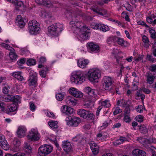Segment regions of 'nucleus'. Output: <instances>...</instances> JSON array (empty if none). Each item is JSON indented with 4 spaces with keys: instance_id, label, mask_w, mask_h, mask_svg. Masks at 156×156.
Segmentation results:
<instances>
[{
    "instance_id": "nucleus-33",
    "label": "nucleus",
    "mask_w": 156,
    "mask_h": 156,
    "mask_svg": "<svg viewBox=\"0 0 156 156\" xmlns=\"http://www.w3.org/2000/svg\"><path fill=\"white\" fill-rule=\"evenodd\" d=\"M104 133L102 132H100L97 134L96 136V139L97 141H104Z\"/></svg>"
},
{
    "instance_id": "nucleus-64",
    "label": "nucleus",
    "mask_w": 156,
    "mask_h": 156,
    "mask_svg": "<svg viewBox=\"0 0 156 156\" xmlns=\"http://www.w3.org/2000/svg\"><path fill=\"white\" fill-rule=\"evenodd\" d=\"M142 41L144 42L145 43H147L149 42V40L148 37L145 35H144L143 36Z\"/></svg>"
},
{
    "instance_id": "nucleus-55",
    "label": "nucleus",
    "mask_w": 156,
    "mask_h": 156,
    "mask_svg": "<svg viewBox=\"0 0 156 156\" xmlns=\"http://www.w3.org/2000/svg\"><path fill=\"white\" fill-rule=\"evenodd\" d=\"M137 112L140 113H142L143 112V107L141 105H138L136 108Z\"/></svg>"
},
{
    "instance_id": "nucleus-2",
    "label": "nucleus",
    "mask_w": 156,
    "mask_h": 156,
    "mask_svg": "<svg viewBox=\"0 0 156 156\" xmlns=\"http://www.w3.org/2000/svg\"><path fill=\"white\" fill-rule=\"evenodd\" d=\"M63 27L62 24L55 23L48 27V31L51 35L57 36L63 30Z\"/></svg>"
},
{
    "instance_id": "nucleus-12",
    "label": "nucleus",
    "mask_w": 156,
    "mask_h": 156,
    "mask_svg": "<svg viewBox=\"0 0 156 156\" xmlns=\"http://www.w3.org/2000/svg\"><path fill=\"white\" fill-rule=\"evenodd\" d=\"M92 27L95 29H99L103 32L108 31L109 29L108 26L101 24H94L92 26Z\"/></svg>"
},
{
    "instance_id": "nucleus-46",
    "label": "nucleus",
    "mask_w": 156,
    "mask_h": 156,
    "mask_svg": "<svg viewBox=\"0 0 156 156\" xmlns=\"http://www.w3.org/2000/svg\"><path fill=\"white\" fill-rule=\"evenodd\" d=\"M9 56L11 59L15 60L17 58V55L15 52L10 51L9 53Z\"/></svg>"
},
{
    "instance_id": "nucleus-4",
    "label": "nucleus",
    "mask_w": 156,
    "mask_h": 156,
    "mask_svg": "<svg viewBox=\"0 0 156 156\" xmlns=\"http://www.w3.org/2000/svg\"><path fill=\"white\" fill-rule=\"evenodd\" d=\"M88 79L92 82H98L101 76V71L98 69H90L88 73Z\"/></svg>"
},
{
    "instance_id": "nucleus-6",
    "label": "nucleus",
    "mask_w": 156,
    "mask_h": 156,
    "mask_svg": "<svg viewBox=\"0 0 156 156\" xmlns=\"http://www.w3.org/2000/svg\"><path fill=\"white\" fill-rule=\"evenodd\" d=\"M27 137L30 141H36L39 140L41 136L37 129L33 128L29 132Z\"/></svg>"
},
{
    "instance_id": "nucleus-59",
    "label": "nucleus",
    "mask_w": 156,
    "mask_h": 156,
    "mask_svg": "<svg viewBox=\"0 0 156 156\" xmlns=\"http://www.w3.org/2000/svg\"><path fill=\"white\" fill-rule=\"evenodd\" d=\"M5 110V105L3 102H0V110L3 111Z\"/></svg>"
},
{
    "instance_id": "nucleus-47",
    "label": "nucleus",
    "mask_w": 156,
    "mask_h": 156,
    "mask_svg": "<svg viewBox=\"0 0 156 156\" xmlns=\"http://www.w3.org/2000/svg\"><path fill=\"white\" fill-rule=\"evenodd\" d=\"M1 45L4 48H5L6 49H8L9 50L11 51L12 49H14L13 48H12L10 46L5 43H2Z\"/></svg>"
},
{
    "instance_id": "nucleus-56",
    "label": "nucleus",
    "mask_w": 156,
    "mask_h": 156,
    "mask_svg": "<svg viewBox=\"0 0 156 156\" xmlns=\"http://www.w3.org/2000/svg\"><path fill=\"white\" fill-rule=\"evenodd\" d=\"M42 15L44 16L45 18H50L51 17V15L49 13L45 12L42 14Z\"/></svg>"
},
{
    "instance_id": "nucleus-11",
    "label": "nucleus",
    "mask_w": 156,
    "mask_h": 156,
    "mask_svg": "<svg viewBox=\"0 0 156 156\" xmlns=\"http://www.w3.org/2000/svg\"><path fill=\"white\" fill-rule=\"evenodd\" d=\"M69 93L73 96L77 98H81L83 96V94L74 88H71L69 90Z\"/></svg>"
},
{
    "instance_id": "nucleus-13",
    "label": "nucleus",
    "mask_w": 156,
    "mask_h": 156,
    "mask_svg": "<svg viewBox=\"0 0 156 156\" xmlns=\"http://www.w3.org/2000/svg\"><path fill=\"white\" fill-rule=\"evenodd\" d=\"M81 120L78 117H75L73 118H71V119L67 122V124L68 125H70L73 127L77 126L80 123Z\"/></svg>"
},
{
    "instance_id": "nucleus-28",
    "label": "nucleus",
    "mask_w": 156,
    "mask_h": 156,
    "mask_svg": "<svg viewBox=\"0 0 156 156\" xmlns=\"http://www.w3.org/2000/svg\"><path fill=\"white\" fill-rule=\"evenodd\" d=\"M127 140V138L123 136H120L119 139L117 140L115 142V145H118L122 144L124 141Z\"/></svg>"
},
{
    "instance_id": "nucleus-19",
    "label": "nucleus",
    "mask_w": 156,
    "mask_h": 156,
    "mask_svg": "<svg viewBox=\"0 0 156 156\" xmlns=\"http://www.w3.org/2000/svg\"><path fill=\"white\" fill-rule=\"evenodd\" d=\"M89 61L87 59H80L77 62L78 66L81 68H84L88 64Z\"/></svg>"
},
{
    "instance_id": "nucleus-48",
    "label": "nucleus",
    "mask_w": 156,
    "mask_h": 156,
    "mask_svg": "<svg viewBox=\"0 0 156 156\" xmlns=\"http://www.w3.org/2000/svg\"><path fill=\"white\" fill-rule=\"evenodd\" d=\"M140 132L143 133H146L147 132V130L146 127L144 126H141L140 128Z\"/></svg>"
},
{
    "instance_id": "nucleus-53",
    "label": "nucleus",
    "mask_w": 156,
    "mask_h": 156,
    "mask_svg": "<svg viewBox=\"0 0 156 156\" xmlns=\"http://www.w3.org/2000/svg\"><path fill=\"white\" fill-rule=\"evenodd\" d=\"M43 5L48 7H50L52 5V3L50 1L45 0L44 1Z\"/></svg>"
},
{
    "instance_id": "nucleus-22",
    "label": "nucleus",
    "mask_w": 156,
    "mask_h": 156,
    "mask_svg": "<svg viewBox=\"0 0 156 156\" xmlns=\"http://www.w3.org/2000/svg\"><path fill=\"white\" fill-rule=\"evenodd\" d=\"M37 76L32 75L28 80L29 85L30 86H35L37 83Z\"/></svg>"
},
{
    "instance_id": "nucleus-23",
    "label": "nucleus",
    "mask_w": 156,
    "mask_h": 156,
    "mask_svg": "<svg viewBox=\"0 0 156 156\" xmlns=\"http://www.w3.org/2000/svg\"><path fill=\"white\" fill-rule=\"evenodd\" d=\"M65 101L66 104L70 106L75 105L76 104V101L71 96L67 97Z\"/></svg>"
},
{
    "instance_id": "nucleus-52",
    "label": "nucleus",
    "mask_w": 156,
    "mask_h": 156,
    "mask_svg": "<svg viewBox=\"0 0 156 156\" xmlns=\"http://www.w3.org/2000/svg\"><path fill=\"white\" fill-rule=\"evenodd\" d=\"M122 111V110L121 109L119 108V107H117L113 112V114L114 115H115L121 113Z\"/></svg>"
},
{
    "instance_id": "nucleus-61",
    "label": "nucleus",
    "mask_w": 156,
    "mask_h": 156,
    "mask_svg": "<svg viewBox=\"0 0 156 156\" xmlns=\"http://www.w3.org/2000/svg\"><path fill=\"white\" fill-rule=\"evenodd\" d=\"M9 87L8 86L4 87L3 89V93L5 94H8L9 91Z\"/></svg>"
},
{
    "instance_id": "nucleus-8",
    "label": "nucleus",
    "mask_w": 156,
    "mask_h": 156,
    "mask_svg": "<svg viewBox=\"0 0 156 156\" xmlns=\"http://www.w3.org/2000/svg\"><path fill=\"white\" fill-rule=\"evenodd\" d=\"M113 80L110 77L105 76L103 79V84L104 88L106 90L110 91L113 87Z\"/></svg>"
},
{
    "instance_id": "nucleus-37",
    "label": "nucleus",
    "mask_w": 156,
    "mask_h": 156,
    "mask_svg": "<svg viewBox=\"0 0 156 156\" xmlns=\"http://www.w3.org/2000/svg\"><path fill=\"white\" fill-rule=\"evenodd\" d=\"M83 139L82 136L80 135H77L72 138V140L74 142H81Z\"/></svg>"
},
{
    "instance_id": "nucleus-31",
    "label": "nucleus",
    "mask_w": 156,
    "mask_h": 156,
    "mask_svg": "<svg viewBox=\"0 0 156 156\" xmlns=\"http://www.w3.org/2000/svg\"><path fill=\"white\" fill-rule=\"evenodd\" d=\"M23 149L26 151L28 152L29 154L31 153V148L29 144L27 143H25L23 147Z\"/></svg>"
},
{
    "instance_id": "nucleus-20",
    "label": "nucleus",
    "mask_w": 156,
    "mask_h": 156,
    "mask_svg": "<svg viewBox=\"0 0 156 156\" xmlns=\"http://www.w3.org/2000/svg\"><path fill=\"white\" fill-rule=\"evenodd\" d=\"M17 109V107L16 105L15 104L12 103L8 106L5 111L6 113L9 114L10 112L15 111Z\"/></svg>"
},
{
    "instance_id": "nucleus-62",
    "label": "nucleus",
    "mask_w": 156,
    "mask_h": 156,
    "mask_svg": "<svg viewBox=\"0 0 156 156\" xmlns=\"http://www.w3.org/2000/svg\"><path fill=\"white\" fill-rule=\"evenodd\" d=\"M123 120L126 122H129L131 121L130 118L128 115H125Z\"/></svg>"
},
{
    "instance_id": "nucleus-49",
    "label": "nucleus",
    "mask_w": 156,
    "mask_h": 156,
    "mask_svg": "<svg viewBox=\"0 0 156 156\" xmlns=\"http://www.w3.org/2000/svg\"><path fill=\"white\" fill-rule=\"evenodd\" d=\"M89 145L91 150H94L96 148V146H98L94 141H92L89 143Z\"/></svg>"
},
{
    "instance_id": "nucleus-14",
    "label": "nucleus",
    "mask_w": 156,
    "mask_h": 156,
    "mask_svg": "<svg viewBox=\"0 0 156 156\" xmlns=\"http://www.w3.org/2000/svg\"><path fill=\"white\" fill-rule=\"evenodd\" d=\"M62 146L63 150L66 153L70 152L72 149L71 145L68 141H63Z\"/></svg>"
},
{
    "instance_id": "nucleus-43",
    "label": "nucleus",
    "mask_w": 156,
    "mask_h": 156,
    "mask_svg": "<svg viewBox=\"0 0 156 156\" xmlns=\"http://www.w3.org/2000/svg\"><path fill=\"white\" fill-rule=\"evenodd\" d=\"M27 64L28 66H29L34 65L36 64V61L34 59H29L27 60Z\"/></svg>"
},
{
    "instance_id": "nucleus-54",
    "label": "nucleus",
    "mask_w": 156,
    "mask_h": 156,
    "mask_svg": "<svg viewBox=\"0 0 156 156\" xmlns=\"http://www.w3.org/2000/svg\"><path fill=\"white\" fill-rule=\"evenodd\" d=\"M135 119L136 121L141 122L143 121V118L142 116L139 115L136 117Z\"/></svg>"
},
{
    "instance_id": "nucleus-15",
    "label": "nucleus",
    "mask_w": 156,
    "mask_h": 156,
    "mask_svg": "<svg viewBox=\"0 0 156 156\" xmlns=\"http://www.w3.org/2000/svg\"><path fill=\"white\" fill-rule=\"evenodd\" d=\"M38 67L39 68H42V70L39 71V74L42 77L45 78L46 76L47 72L49 71L48 68L47 66H44L42 64L39 65Z\"/></svg>"
},
{
    "instance_id": "nucleus-16",
    "label": "nucleus",
    "mask_w": 156,
    "mask_h": 156,
    "mask_svg": "<svg viewBox=\"0 0 156 156\" xmlns=\"http://www.w3.org/2000/svg\"><path fill=\"white\" fill-rule=\"evenodd\" d=\"M61 110L62 112L68 115L72 114L74 111V109L66 105L63 106Z\"/></svg>"
},
{
    "instance_id": "nucleus-3",
    "label": "nucleus",
    "mask_w": 156,
    "mask_h": 156,
    "mask_svg": "<svg viewBox=\"0 0 156 156\" xmlns=\"http://www.w3.org/2000/svg\"><path fill=\"white\" fill-rule=\"evenodd\" d=\"M85 77L83 74L80 71L73 73L70 78L71 82L76 84L81 83L85 80Z\"/></svg>"
},
{
    "instance_id": "nucleus-40",
    "label": "nucleus",
    "mask_w": 156,
    "mask_h": 156,
    "mask_svg": "<svg viewBox=\"0 0 156 156\" xmlns=\"http://www.w3.org/2000/svg\"><path fill=\"white\" fill-rule=\"evenodd\" d=\"M122 6L125 8L126 9L127 11L129 12L131 11L132 9L131 5L128 3L125 2V4H123Z\"/></svg>"
},
{
    "instance_id": "nucleus-57",
    "label": "nucleus",
    "mask_w": 156,
    "mask_h": 156,
    "mask_svg": "<svg viewBox=\"0 0 156 156\" xmlns=\"http://www.w3.org/2000/svg\"><path fill=\"white\" fill-rule=\"evenodd\" d=\"M29 104L30 105V109L32 111H34L36 108V106L34 104V103H33L32 102H30L29 103Z\"/></svg>"
},
{
    "instance_id": "nucleus-27",
    "label": "nucleus",
    "mask_w": 156,
    "mask_h": 156,
    "mask_svg": "<svg viewBox=\"0 0 156 156\" xmlns=\"http://www.w3.org/2000/svg\"><path fill=\"white\" fill-rule=\"evenodd\" d=\"M155 79H156V74H154L153 75L149 74L147 76V82L149 84H152L154 82V80Z\"/></svg>"
},
{
    "instance_id": "nucleus-35",
    "label": "nucleus",
    "mask_w": 156,
    "mask_h": 156,
    "mask_svg": "<svg viewBox=\"0 0 156 156\" xmlns=\"http://www.w3.org/2000/svg\"><path fill=\"white\" fill-rule=\"evenodd\" d=\"M116 40V42L119 45L122 46H125V41L123 39L117 37Z\"/></svg>"
},
{
    "instance_id": "nucleus-18",
    "label": "nucleus",
    "mask_w": 156,
    "mask_h": 156,
    "mask_svg": "<svg viewBox=\"0 0 156 156\" xmlns=\"http://www.w3.org/2000/svg\"><path fill=\"white\" fill-rule=\"evenodd\" d=\"M85 90L89 95L95 98H96L97 91L96 90L92 89L90 87H87L86 88Z\"/></svg>"
},
{
    "instance_id": "nucleus-60",
    "label": "nucleus",
    "mask_w": 156,
    "mask_h": 156,
    "mask_svg": "<svg viewBox=\"0 0 156 156\" xmlns=\"http://www.w3.org/2000/svg\"><path fill=\"white\" fill-rule=\"evenodd\" d=\"M47 115L48 117L51 118H55L54 114L53 112L49 111L47 112Z\"/></svg>"
},
{
    "instance_id": "nucleus-32",
    "label": "nucleus",
    "mask_w": 156,
    "mask_h": 156,
    "mask_svg": "<svg viewBox=\"0 0 156 156\" xmlns=\"http://www.w3.org/2000/svg\"><path fill=\"white\" fill-rule=\"evenodd\" d=\"M123 60L121 58H116V61L117 63L120 66V73H122V70L123 69L124 67L122 65V60Z\"/></svg>"
},
{
    "instance_id": "nucleus-10",
    "label": "nucleus",
    "mask_w": 156,
    "mask_h": 156,
    "mask_svg": "<svg viewBox=\"0 0 156 156\" xmlns=\"http://www.w3.org/2000/svg\"><path fill=\"white\" fill-rule=\"evenodd\" d=\"M137 141L142 144L145 147L148 149H150L151 147L156 149L154 147L151 146V142L149 140L142 137H138L137 138Z\"/></svg>"
},
{
    "instance_id": "nucleus-36",
    "label": "nucleus",
    "mask_w": 156,
    "mask_h": 156,
    "mask_svg": "<svg viewBox=\"0 0 156 156\" xmlns=\"http://www.w3.org/2000/svg\"><path fill=\"white\" fill-rule=\"evenodd\" d=\"M16 9L19 10V8L23 5V2L21 1H14Z\"/></svg>"
},
{
    "instance_id": "nucleus-24",
    "label": "nucleus",
    "mask_w": 156,
    "mask_h": 156,
    "mask_svg": "<svg viewBox=\"0 0 156 156\" xmlns=\"http://www.w3.org/2000/svg\"><path fill=\"white\" fill-rule=\"evenodd\" d=\"M133 154L137 156H146V153L144 151L139 149H135L133 151Z\"/></svg>"
},
{
    "instance_id": "nucleus-50",
    "label": "nucleus",
    "mask_w": 156,
    "mask_h": 156,
    "mask_svg": "<svg viewBox=\"0 0 156 156\" xmlns=\"http://www.w3.org/2000/svg\"><path fill=\"white\" fill-rule=\"evenodd\" d=\"M13 144L15 145L16 147L20 146V141L17 138H14L13 141Z\"/></svg>"
},
{
    "instance_id": "nucleus-30",
    "label": "nucleus",
    "mask_w": 156,
    "mask_h": 156,
    "mask_svg": "<svg viewBox=\"0 0 156 156\" xmlns=\"http://www.w3.org/2000/svg\"><path fill=\"white\" fill-rule=\"evenodd\" d=\"M49 126L52 129H55L58 128V122L57 121H50L48 122Z\"/></svg>"
},
{
    "instance_id": "nucleus-7",
    "label": "nucleus",
    "mask_w": 156,
    "mask_h": 156,
    "mask_svg": "<svg viewBox=\"0 0 156 156\" xmlns=\"http://www.w3.org/2000/svg\"><path fill=\"white\" fill-rule=\"evenodd\" d=\"M53 147L48 145H42L38 149L39 154L41 156H45L50 154L52 151Z\"/></svg>"
},
{
    "instance_id": "nucleus-34",
    "label": "nucleus",
    "mask_w": 156,
    "mask_h": 156,
    "mask_svg": "<svg viewBox=\"0 0 156 156\" xmlns=\"http://www.w3.org/2000/svg\"><path fill=\"white\" fill-rule=\"evenodd\" d=\"M117 37L115 36H112L108 38L107 40L108 43L110 44L112 43H115L116 42Z\"/></svg>"
},
{
    "instance_id": "nucleus-38",
    "label": "nucleus",
    "mask_w": 156,
    "mask_h": 156,
    "mask_svg": "<svg viewBox=\"0 0 156 156\" xmlns=\"http://www.w3.org/2000/svg\"><path fill=\"white\" fill-rule=\"evenodd\" d=\"M101 106H104L106 108H108L111 106V104L110 101L108 100H105L103 101L101 103Z\"/></svg>"
},
{
    "instance_id": "nucleus-1",
    "label": "nucleus",
    "mask_w": 156,
    "mask_h": 156,
    "mask_svg": "<svg viewBox=\"0 0 156 156\" xmlns=\"http://www.w3.org/2000/svg\"><path fill=\"white\" fill-rule=\"evenodd\" d=\"M71 26V28L74 31H78L81 34L80 37L83 39L86 40L90 37V33L87 31V29L86 26L84 25L81 21H79L76 18L72 19V20L70 22Z\"/></svg>"
},
{
    "instance_id": "nucleus-58",
    "label": "nucleus",
    "mask_w": 156,
    "mask_h": 156,
    "mask_svg": "<svg viewBox=\"0 0 156 156\" xmlns=\"http://www.w3.org/2000/svg\"><path fill=\"white\" fill-rule=\"evenodd\" d=\"M92 153L94 155H97L99 152V146H96V148H95L94 150H91Z\"/></svg>"
},
{
    "instance_id": "nucleus-42",
    "label": "nucleus",
    "mask_w": 156,
    "mask_h": 156,
    "mask_svg": "<svg viewBox=\"0 0 156 156\" xmlns=\"http://www.w3.org/2000/svg\"><path fill=\"white\" fill-rule=\"evenodd\" d=\"M117 105L119 106L122 105V107H123L125 106L126 104H125V101L123 99H120L117 101Z\"/></svg>"
},
{
    "instance_id": "nucleus-63",
    "label": "nucleus",
    "mask_w": 156,
    "mask_h": 156,
    "mask_svg": "<svg viewBox=\"0 0 156 156\" xmlns=\"http://www.w3.org/2000/svg\"><path fill=\"white\" fill-rule=\"evenodd\" d=\"M150 70L152 72H155L156 71V65L153 64L150 66Z\"/></svg>"
},
{
    "instance_id": "nucleus-44",
    "label": "nucleus",
    "mask_w": 156,
    "mask_h": 156,
    "mask_svg": "<svg viewBox=\"0 0 156 156\" xmlns=\"http://www.w3.org/2000/svg\"><path fill=\"white\" fill-rule=\"evenodd\" d=\"M64 94L61 93L57 94L56 95V98L59 101H62L64 98Z\"/></svg>"
},
{
    "instance_id": "nucleus-26",
    "label": "nucleus",
    "mask_w": 156,
    "mask_h": 156,
    "mask_svg": "<svg viewBox=\"0 0 156 156\" xmlns=\"http://www.w3.org/2000/svg\"><path fill=\"white\" fill-rule=\"evenodd\" d=\"M16 20L18 23V26L22 28L24 27L25 23L21 16H18Z\"/></svg>"
},
{
    "instance_id": "nucleus-5",
    "label": "nucleus",
    "mask_w": 156,
    "mask_h": 156,
    "mask_svg": "<svg viewBox=\"0 0 156 156\" xmlns=\"http://www.w3.org/2000/svg\"><path fill=\"white\" fill-rule=\"evenodd\" d=\"M40 29L39 24L35 20L30 21L28 23V29L32 35L36 34Z\"/></svg>"
},
{
    "instance_id": "nucleus-45",
    "label": "nucleus",
    "mask_w": 156,
    "mask_h": 156,
    "mask_svg": "<svg viewBox=\"0 0 156 156\" xmlns=\"http://www.w3.org/2000/svg\"><path fill=\"white\" fill-rule=\"evenodd\" d=\"M12 96L9 95L4 96L2 99V100L4 101H12Z\"/></svg>"
},
{
    "instance_id": "nucleus-17",
    "label": "nucleus",
    "mask_w": 156,
    "mask_h": 156,
    "mask_svg": "<svg viewBox=\"0 0 156 156\" xmlns=\"http://www.w3.org/2000/svg\"><path fill=\"white\" fill-rule=\"evenodd\" d=\"M88 48L91 51L96 53L99 51V47L93 42H89L87 44Z\"/></svg>"
},
{
    "instance_id": "nucleus-25",
    "label": "nucleus",
    "mask_w": 156,
    "mask_h": 156,
    "mask_svg": "<svg viewBox=\"0 0 156 156\" xmlns=\"http://www.w3.org/2000/svg\"><path fill=\"white\" fill-rule=\"evenodd\" d=\"M22 73L20 72H14L12 74V75L17 80L22 81L24 80L23 77L21 75Z\"/></svg>"
},
{
    "instance_id": "nucleus-9",
    "label": "nucleus",
    "mask_w": 156,
    "mask_h": 156,
    "mask_svg": "<svg viewBox=\"0 0 156 156\" xmlns=\"http://www.w3.org/2000/svg\"><path fill=\"white\" fill-rule=\"evenodd\" d=\"M77 114L80 116L87 119H94V115L90 112L83 109H79L77 111Z\"/></svg>"
},
{
    "instance_id": "nucleus-39",
    "label": "nucleus",
    "mask_w": 156,
    "mask_h": 156,
    "mask_svg": "<svg viewBox=\"0 0 156 156\" xmlns=\"http://www.w3.org/2000/svg\"><path fill=\"white\" fill-rule=\"evenodd\" d=\"M12 101L16 103H20V97L18 95L15 96H12Z\"/></svg>"
},
{
    "instance_id": "nucleus-29",
    "label": "nucleus",
    "mask_w": 156,
    "mask_h": 156,
    "mask_svg": "<svg viewBox=\"0 0 156 156\" xmlns=\"http://www.w3.org/2000/svg\"><path fill=\"white\" fill-rule=\"evenodd\" d=\"M2 142V144L0 146L4 150L6 151L8 150L9 148V146L5 139Z\"/></svg>"
},
{
    "instance_id": "nucleus-21",
    "label": "nucleus",
    "mask_w": 156,
    "mask_h": 156,
    "mask_svg": "<svg viewBox=\"0 0 156 156\" xmlns=\"http://www.w3.org/2000/svg\"><path fill=\"white\" fill-rule=\"evenodd\" d=\"M26 131V129L24 127L22 126L19 127L17 131L18 136L20 138L24 137Z\"/></svg>"
},
{
    "instance_id": "nucleus-51",
    "label": "nucleus",
    "mask_w": 156,
    "mask_h": 156,
    "mask_svg": "<svg viewBox=\"0 0 156 156\" xmlns=\"http://www.w3.org/2000/svg\"><path fill=\"white\" fill-rule=\"evenodd\" d=\"M26 59L24 58H21L17 61V64L19 66H21L26 62Z\"/></svg>"
},
{
    "instance_id": "nucleus-41",
    "label": "nucleus",
    "mask_w": 156,
    "mask_h": 156,
    "mask_svg": "<svg viewBox=\"0 0 156 156\" xmlns=\"http://www.w3.org/2000/svg\"><path fill=\"white\" fill-rule=\"evenodd\" d=\"M92 10L94 12H95L101 15H103V14L100 11H102L103 9L101 8H98L97 7H95L92 9Z\"/></svg>"
}]
</instances>
